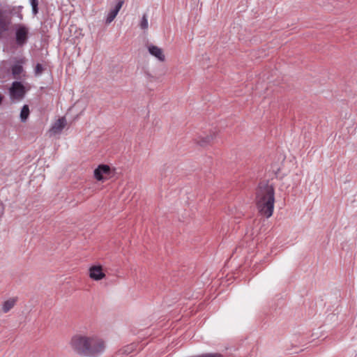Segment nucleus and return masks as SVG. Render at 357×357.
Wrapping results in <instances>:
<instances>
[{
    "label": "nucleus",
    "mask_w": 357,
    "mask_h": 357,
    "mask_svg": "<svg viewBox=\"0 0 357 357\" xmlns=\"http://www.w3.org/2000/svg\"><path fill=\"white\" fill-rule=\"evenodd\" d=\"M73 349L78 354L95 357L105 349L104 341L97 337L74 336L70 341Z\"/></svg>",
    "instance_id": "nucleus-1"
},
{
    "label": "nucleus",
    "mask_w": 357,
    "mask_h": 357,
    "mask_svg": "<svg viewBox=\"0 0 357 357\" xmlns=\"http://www.w3.org/2000/svg\"><path fill=\"white\" fill-rule=\"evenodd\" d=\"M275 190L268 181H261L256 190V204L259 212L266 218H270L273 213Z\"/></svg>",
    "instance_id": "nucleus-2"
},
{
    "label": "nucleus",
    "mask_w": 357,
    "mask_h": 357,
    "mask_svg": "<svg viewBox=\"0 0 357 357\" xmlns=\"http://www.w3.org/2000/svg\"><path fill=\"white\" fill-rule=\"evenodd\" d=\"M10 96L12 98L16 100L22 99L26 93L25 87L20 82H13L9 89Z\"/></svg>",
    "instance_id": "nucleus-3"
},
{
    "label": "nucleus",
    "mask_w": 357,
    "mask_h": 357,
    "mask_svg": "<svg viewBox=\"0 0 357 357\" xmlns=\"http://www.w3.org/2000/svg\"><path fill=\"white\" fill-rule=\"evenodd\" d=\"M28 29L24 26H20L15 32L16 43L19 46H23L28 40Z\"/></svg>",
    "instance_id": "nucleus-4"
},
{
    "label": "nucleus",
    "mask_w": 357,
    "mask_h": 357,
    "mask_svg": "<svg viewBox=\"0 0 357 357\" xmlns=\"http://www.w3.org/2000/svg\"><path fill=\"white\" fill-rule=\"evenodd\" d=\"M89 276L94 280H100L105 277L101 266H93L89 268Z\"/></svg>",
    "instance_id": "nucleus-5"
},
{
    "label": "nucleus",
    "mask_w": 357,
    "mask_h": 357,
    "mask_svg": "<svg viewBox=\"0 0 357 357\" xmlns=\"http://www.w3.org/2000/svg\"><path fill=\"white\" fill-rule=\"evenodd\" d=\"M110 173V167L107 165H100L94 170V176L98 181L103 180V175H109Z\"/></svg>",
    "instance_id": "nucleus-6"
},
{
    "label": "nucleus",
    "mask_w": 357,
    "mask_h": 357,
    "mask_svg": "<svg viewBox=\"0 0 357 357\" xmlns=\"http://www.w3.org/2000/svg\"><path fill=\"white\" fill-rule=\"evenodd\" d=\"M149 52L160 61H164L165 59V54L161 48L158 46L150 45L148 46Z\"/></svg>",
    "instance_id": "nucleus-7"
},
{
    "label": "nucleus",
    "mask_w": 357,
    "mask_h": 357,
    "mask_svg": "<svg viewBox=\"0 0 357 357\" xmlns=\"http://www.w3.org/2000/svg\"><path fill=\"white\" fill-rule=\"evenodd\" d=\"M123 3L124 1L123 0L119 1L115 7L109 11L106 19V24H109L114 20Z\"/></svg>",
    "instance_id": "nucleus-8"
},
{
    "label": "nucleus",
    "mask_w": 357,
    "mask_h": 357,
    "mask_svg": "<svg viewBox=\"0 0 357 357\" xmlns=\"http://www.w3.org/2000/svg\"><path fill=\"white\" fill-rule=\"evenodd\" d=\"M66 124V120L64 117L59 119L52 126L50 130L54 134L60 132Z\"/></svg>",
    "instance_id": "nucleus-9"
},
{
    "label": "nucleus",
    "mask_w": 357,
    "mask_h": 357,
    "mask_svg": "<svg viewBox=\"0 0 357 357\" xmlns=\"http://www.w3.org/2000/svg\"><path fill=\"white\" fill-rule=\"evenodd\" d=\"M136 345L131 344L121 349L116 354L118 357H128L135 349Z\"/></svg>",
    "instance_id": "nucleus-10"
},
{
    "label": "nucleus",
    "mask_w": 357,
    "mask_h": 357,
    "mask_svg": "<svg viewBox=\"0 0 357 357\" xmlns=\"http://www.w3.org/2000/svg\"><path fill=\"white\" fill-rule=\"evenodd\" d=\"M215 137V134L206 135V137H200L198 138L197 143L201 146H205L209 144Z\"/></svg>",
    "instance_id": "nucleus-11"
},
{
    "label": "nucleus",
    "mask_w": 357,
    "mask_h": 357,
    "mask_svg": "<svg viewBox=\"0 0 357 357\" xmlns=\"http://www.w3.org/2000/svg\"><path fill=\"white\" fill-rule=\"evenodd\" d=\"M16 300L14 298H10L6 301L2 307V310L4 313H7L9 312L15 305Z\"/></svg>",
    "instance_id": "nucleus-12"
},
{
    "label": "nucleus",
    "mask_w": 357,
    "mask_h": 357,
    "mask_svg": "<svg viewBox=\"0 0 357 357\" xmlns=\"http://www.w3.org/2000/svg\"><path fill=\"white\" fill-rule=\"evenodd\" d=\"M11 70L14 78L17 79V76L23 72V67L20 64H15L12 66Z\"/></svg>",
    "instance_id": "nucleus-13"
},
{
    "label": "nucleus",
    "mask_w": 357,
    "mask_h": 357,
    "mask_svg": "<svg viewBox=\"0 0 357 357\" xmlns=\"http://www.w3.org/2000/svg\"><path fill=\"white\" fill-rule=\"evenodd\" d=\"M29 115V108L27 105H24L20 112V119L22 122H25L28 119Z\"/></svg>",
    "instance_id": "nucleus-14"
},
{
    "label": "nucleus",
    "mask_w": 357,
    "mask_h": 357,
    "mask_svg": "<svg viewBox=\"0 0 357 357\" xmlns=\"http://www.w3.org/2000/svg\"><path fill=\"white\" fill-rule=\"evenodd\" d=\"M8 23L1 14L0 15V33L5 32L8 31Z\"/></svg>",
    "instance_id": "nucleus-15"
},
{
    "label": "nucleus",
    "mask_w": 357,
    "mask_h": 357,
    "mask_svg": "<svg viewBox=\"0 0 357 357\" xmlns=\"http://www.w3.org/2000/svg\"><path fill=\"white\" fill-rule=\"evenodd\" d=\"M139 26L143 30H146V29H148V27H149V22H148V19H147L146 14H144L143 15V16L142 17V20H141V22H140V24H139Z\"/></svg>",
    "instance_id": "nucleus-16"
},
{
    "label": "nucleus",
    "mask_w": 357,
    "mask_h": 357,
    "mask_svg": "<svg viewBox=\"0 0 357 357\" xmlns=\"http://www.w3.org/2000/svg\"><path fill=\"white\" fill-rule=\"evenodd\" d=\"M30 3L32 7L33 14L36 15L38 13V0H30Z\"/></svg>",
    "instance_id": "nucleus-17"
},
{
    "label": "nucleus",
    "mask_w": 357,
    "mask_h": 357,
    "mask_svg": "<svg viewBox=\"0 0 357 357\" xmlns=\"http://www.w3.org/2000/svg\"><path fill=\"white\" fill-rule=\"evenodd\" d=\"M44 70V68L43 67V66L40 64V63H37L36 67H35V75H40L43 73Z\"/></svg>",
    "instance_id": "nucleus-18"
},
{
    "label": "nucleus",
    "mask_w": 357,
    "mask_h": 357,
    "mask_svg": "<svg viewBox=\"0 0 357 357\" xmlns=\"http://www.w3.org/2000/svg\"><path fill=\"white\" fill-rule=\"evenodd\" d=\"M3 213H4V206H3V205H0V218L2 216Z\"/></svg>",
    "instance_id": "nucleus-19"
},
{
    "label": "nucleus",
    "mask_w": 357,
    "mask_h": 357,
    "mask_svg": "<svg viewBox=\"0 0 357 357\" xmlns=\"http://www.w3.org/2000/svg\"><path fill=\"white\" fill-rule=\"evenodd\" d=\"M3 98H4L3 96L0 93V105L2 103Z\"/></svg>",
    "instance_id": "nucleus-20"
},
{
    "label": "nucleus",
    "mask_w": 357,
    "mask_h": 357,
    "mask_svg": "<svg viewBox=\"0 0 357 357\" xmlns=\"http://www.w3.org/2000/svg\"><path fill=\"white\" fill-rule=\"evenodd\" d=\"M1 14H2V10H1V9L0 8V15H1Z\"/></svg>",
    "instance_id": "nucleus-21"
}]
</instances>
